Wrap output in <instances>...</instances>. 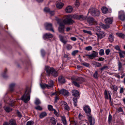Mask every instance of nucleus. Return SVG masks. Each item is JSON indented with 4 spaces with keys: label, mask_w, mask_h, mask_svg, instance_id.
Instances as JSON below:
<instances>
[{
    "label": "nucleus",
    "mask_w": 125,
    "mask_h": 125,
    "mask_svg": "<svg viewBox=\"0 0 125 125\" xmlns=\"http://www.w3.org/2000/svg\"><path fill=\"white\" fill-rule=\"evenodd\" d=\"M45 69L47 73V75L49 76H50V74H51L54 77H56L58 75L57 72L53 68H51L49 66H46Z\"/></svg>",
    "instance_id": "f257e3e1"
},
{
    "label": "nucleus",
    "mask_w": 125,
    "mask_h": 125,
    "mask_svg": "<svg viewBox=\"0 0 125 125\" xmlns=\"http://www.w3.org/2000/svg\"><path fill=\"white\" fill-rule=\"evenodd\" d=\"M27 91V90L25 91V93L21 98V99L25 103H27L30 100V94L31 91L29 90Z\"/></svg>",
    "instance_id": "f03ea898"
},
{
    "label": "nucleus",
    "mask_w": 125,
    "mask_h": 125,
    "mask_svg": "<svg viewBox=\"0 0 125 125\" xmlns=\"http://www.w3.org/2000/svg\"><path fill=\"white\" fill-rule=\"evenodd\" d=\"M84 79L82 77H78L75 78L72 82L76 86L79 87V84L81 83L83 81Z\"/></svg>",
    "instance_id": "7ed1b4c3"
},
{
    "label": "nucleus",
    "mask_w": 125,
    "mask_h": 125,
    "mask_svg": "<svg viewBox=\"0 0 125 125\" xmlns=\"http://www.w3.org/2000/svg\"><path fill=\"white\" fill-rule=\"evenodd\" d=\"M89 12L94 17H97L99 16L100 12L99 10L91 8L89 9Z\"/></svg>",
    "instance_id": "20e7f679"
},
{
    "label": "nucleus",
    "mask_w": 125,
    "mask_h": 125,
    "mask_svg": "<svg viewBox=\"0 0 125 125\" xmlns=\"http://www.w3.org/2000/svg\"><path fill=\"white\" fill-rule=\"evenodd\" d=\"M63 22L65 24L72 25L74 23L75 21L71 17H69L63 20Z\"/></svg>",
    "instance_id": "39448f33"
},
{
    "label": "nucleus",
    "mask_w": 125,
    "mask_h": 125,
    "mask_svg": "<svg viewBox=\"0 0 125 125\" xmlns=\"http://www.w3.org/2000/svg\"><path fill=\"white\" fill-rule=\"evenodd\" d=\"M65 25L62 22H60L58 28V31L61 33L65 34Z\"/></svg>",
    "instance_id": "423d86ee"
},
{
    "label": "nucleus",
    "mask_w": 125,
    "mask_h": 125,
    "mask_svg": "<svg viewBox=\"0 0 125 125\" xmlns=\"http://www.w3.org/2000/svg\"><path fill=\"white\" fill-rule=\"evenodd\" d=\"M87 21L90 25H96L97 24V22L95 21L93 18L92 17L88 18L87 19Z\"/></svg>",
    "instance_id": "0eeeda50"
},
{
    "label": "nucleus",
    "mask_w": 125,
    "mask_h": 125,
    "mask_svg": "<svg viewBox=\"0 0 125 125\" xmlns=\"http://www.w3.org/2000/svg\"><path fill=\"white\" fill-rule=\"evenodd\" d=\"M96 34L97 36L98 40L99 39H101L105 36L104 32L101 31H99L96 32Z\"/></svg>",
    "instance_id": "6e6552de"
},
{
    "label": "nucleus",
    "mask_w": 125,
    "mask_h": 125,
    "mask_svg": "<svg viewBox=\"0 0 125 125\" xmlns=\"http://www.w3.org/2000/svg\"><path fill=\"white\" fill-rule=\"evenodd\" d=\"M45 27L46 30L51 31L53 32H54L52 27V24L51 23H47L45 26Z\"/></svg>",
    "instance_id": "1a4fd4ad"
},
{
    "label": "nucleus",
    "mask_w": 125,
    "mask_h": 125,
    "mask_svg": "<svg viewBox=\"0 0 125 125\" xmlns=\"http://www.w3.org/2000/svg\"><path fill=\"white\" fill-rule=\"evenodd\" d=\"M60 94H62L64 96L68 95L69 93L67 91L63 89L59 91Z\"/></svg>",
    "instance_id": "9d476101"
},
{
    "label": "nucleus",
    "mask_w": 125,
    "mask_h": 125,
    "mask_svg": "<svg viewBox=\"0 0 125 125\" xmlns=\"http://www.w3.org/2000/svg\"><path fill=\"white\" fill-rule=\"evenodd\" d=\"M58 80L61 83H64L65 82V80L64 78L62 75L58 77Z\"/></svg>",
    "instance_id": "9b49d317"
},
{
    "label": "nucleus",
    "mask_w": 125,
    "mask_h": 125,
    "mask_svg": "<svg viewBox=\"0 0 125 125\" xmlns=\"http://www.w3.org/2000/svg\"><path fill=\"white\" fill-rule=\"evenodd\" d=\"M88 120L90 123V125H94L95 123L94 119V118H92L91 115H88Z\"/></svg>",
    "instance_id": "f8f14e48"
},
{
    "label": "nucleus",
    "mask_w": 125,
    "mask_h": 125,
    "mask_svg": "<svg viewBox=\"0 0 125 125\" xmlns=\"http://www.w3.org/2000/svg\"><path fill=\"white\" fill-rule=\"evenodd\" d=\"M84 109L85 112V113L87 114H88L89 115H91V114H90V113L91 112V110L89 107L88 106H85L84 108Z\"/></svg>",
    "instance_id": "ddd939ff"
},
{
    "label": "nucleus",
    "mask_w": 125,
    "mask_h": 125,
    "mask_svg": "<svg viewBox=\"0 0 125 125\" xmlns=\"http://www.w3.org/2000/svg\"><path fill=\"white\" fill-rule=\"evenodd\" d=\"M53 37V35L51 33H46L44 35L43 38L45 40L47 39L52 38Z\"/></svg>",
    "instance_id": "4468645a"
},
{
    "label": "nucleus",
    "mask_w": 125,
    "mask_h": 125,
    "mask_svg": "<svg viewBox=\"0 0 125 125\" xmlns=\"http://www.w3.org/2000/svg\"><path fill=\"white\" fill-rule=\"evenodd\" d=\"M72 95L75 97L79 96V93L77 90H74L72 91Z\"/></svg>",
    "instance_id": "2eb2a0df"
},
{
    "label": "nucleus",
    "mask_w": 125,
    "mask_h": 125,
    "mask_svg": "<svg viewBox=\"0 0 125 125\" xmlns=\"http://www.w3.org/2000/svg\"><path fill=\"white\" fill-rule=\"evenodd\" d=\"M105 22L108 24H111L113 21V19L110 18H107L104 20Z\"/></svg>",
    "instance_id": "dca6fc26"
},
{
    "label": "nucleus",
    "mask_w": 125,
    "mask_h": 125,
    "mask_svg": "<svg viewBox=\"0 0 125 125\" xmlns=\"http://www.w3.org/2000/svg\"><path fill=\"white\" fill-rule=\"evenodd\" d=\"M73 10V8L71 6H68L67 7L65 10L66 12L68 13L71 12Z\"/></svg>",
    "instance_id": "f3484780"
},
{
    "label": "nucleus",
    "mask_w": 125,
    "mask_h": 125,
    "mask_svg": "<svg viewBox=\"0 0 125 125\" xmlns=\"http://www.w3.org/2000/svg\"><path fill=\"white\" fill-rule=\"evenodd\" d=\"M50 122L53 125H55L56 124L57 120L53 117H51L50 119Z\"/></svg>",
    "instance_id": "a211bd4d"
},
{
    "label": "nucleus",
    "mask_w": 125,
    "mask_h": 125,
    "mask_svg": "<svg viewBox=\"0 0 125 125\" xmlns=\"http://www.w3.org/2000/svg\"><path fill=\"white\" fill-rule=\"evenodd\" d=\"M15 86L14 83H12L10 85V91L11 92H12L14 90V87Z\"/></svg>",
    "instance_id": "6ab92c4d"
},
{
    "label": "nucleus",
    "mask_w": 125,
    "mask_h": 125,
    "mask_svg": "<svg viewBox=\"0 0 125 125\" xmlns=\"http://www.w3.org/2000/svg\"><path fill=\"white\" fill-rule=\"evenodd\" d=\"M59 37L60 41L64 44H66L67 42V41L64 40L63 37L61 35H59Z\"/></svg>",
    "instance_id": "aec40b11"
},
{
    "label": "nucleus",
    "mask_w": 125,
    "mask_h": 125,
    "mask_svg": "<svg viewBox=\"0 0 125 125\" xmlns=\"http://www.w3.org/2000/svg\"><path fill=\"white\" fill-rule=\"evenodd\" d=\"M9 122L10 125H17L16 121L13 119H11Z\"/></svg>",
    "instance_id": "412c9836"
},
{
    "label": "nucleus",
    "mask_w": 125,
    "mask_h": 125,
    "mask_svg": "<svg viewBox=\"0 0 125 125\" xmlns=\"http://www.w3.org/2000/svg\"><path fill=\"white\" fill-rule=\"evenodd\" d=\"M100 26L103 29H106L109 28L110 26L109 25H105L102 23H100Z\"/></svg>",
    "instance_id": "4be33fe9"
},
{
    "label": "nucleus",
    "mask_w": 125,
    "mask_h": 125,
    "mask_svg": "<svg viewBox=\"0 0 125 125\" xmlns=\"http://www.w3.org/2000/svg\"><path fill=\"white\" fill-rule=\"evenodd\" d=\"M87 18V16H83L82 15H79L78 20L81 21L86 20Z\"/></svg>",
    "instance_id": "5701e85b"
},
{
    "label": "nucleus",
    "mask_w": 125,
    "mask_h": 125,
    "mask_svg": "<svg viewBox=\"0 0 125 125\" xmlns=\"http://www.w3.org/2000/svg\"><path fill=\"white\" fill-rule=\"evenodd\" d=\"M48 88H52L53 86V82L52 81H50L48 82Z\"/></svg>",
    "instance_id": "b1692460"
},
{
    "label": "nucleus",
    "mask_w": 125,
    "mask_h": 125,
    "mask_svg": "<svg viewBox=\"0 0 125 125\" xmlns=\"http://www.w3.org/2000/svg\"><path fill=\"white\" fill-rule=\"evenodd\" d=\"M70 16L72 18L74 19L78 20L79 15L76 14L70 15Z\"/></svg>",
    "instance_id": "393cba45"
},
{
    "label": "nucleus",
    "mask_w": 125,
    "mask_h": 125,
    "mask_svg": "<svg viewBox=\"0 0 125 125\" xmlns=\"http://www.w3.org/2000/svg\"><path fill=\"white\" fill-rule=\"evenodd\" d=\"M64 4L63 3L60 2L59 3L56 4V6L57 8L60 9L63 6Z\"/></svg>",
    "instance_id": "a878e982"
},
{
    "label": "nucleus",
    "mask_w": 125,
    "mask_h": 125,
    "mask_svg": "<svg viewBox=\"0 0 125 125\" xmlns=\"http://www.w3.org/2000/svg\"><path fill=\"white\" fill-rule=\"evenodd\" d=\"M101 10L103 13H106L108 11V9L105 7H103Z\"/></svg>",
    "instance_id": "bb28decb"
},
{
    "label": "nucleus",
    "mask_w": 125,
    "mask_h": 125,
    "mask_svg": "<svg viewBox=\"0 0 125 125\" xmlns=\"http://www.w3.org/2000/svg\"><path fill=\"white\" fill-rule=\"evenodd\" d=\"M92 63L95 67H100L102 65L101 63L95 61L93 62Z\"/></svg>",
    "instance_id": "cd10ccee"
},
{
    "label": "nucleus",
    "mask_w": 125,
    "mask_h": 125,
    "mask_svg": "<svg viewBox=\"0 0 125 125\" xmlns=\"http://www.w3.org/2000/svg\"><path fill=\"white\" fill-rule=\"evenodd\" d=\"M119 19L122 21H124L125 20V15L122 14L120 15L119 16Z\"/></svg>",
    "instance_id": "c85d7f7f"
},
{
    "label": "nucleus",
    "mask_w": 125,
    "mask_h": 125,
    "mask_svg": "<svg viewBox=\"0 0 125 125\" xmlns=\"http://www.w3.org/2000/svg\"><path fill=\"white\" fill-rule=\"evenodd\" d=\"M108 39L110 42H112L114 40V36L113 34L111 33L109 35Z\"/></svg>",
    "instance_id": "c756f323"
},
{
    "label": "nucleus",
    "mask_w": 125,
    "mask_h": 125,
    "mask_svg": "<svg viewBox=\"0 0 125 125\" xmlns=\"http://www.w3.org/2000/svg\"><path fill=\"white\" fill-rule=\"evenodd\" d=\"M47 115V114L45 112H42L41 113L39 117L41 118H42Z\"/></svg>",
    "instance_id": "7c9ffc66"
},
{
    "label": "nucleus",
    "mask_w": 125,
    "mask_h": 125,
    "mask_svg": "<svg viewBox=\"0 0 125 125\" xmlns=\"http://www.w3.org/2000/svg\"><path fill=\"white\" fill-rule=\"evenodd\" d=\"M61 117L62 120L63 124L64 125H66L67 124V122L65 117L64 116H62Z\"/></svg>",
    "instance_id": "2f4dec72"
},
{
    "label": "nucleus",
    "mask_w": 125,
    "mask_h": 125,
    "mask_svg": "<svg viewBox=\"0 0 125 125\" xmlns=\"http://www.w3.org/2000/svg\"><path fill=\"white\" fill-rule=\"evenodd\" d=\"M110 87L113 90L115 91H116L117 90V86L114 85H112Z\"/></svg>",
    "instance_id": "473e14b6"
},
{
    "label": "nucleus",
    "mask_w": 125,
    "mask_h": 125,
    "mask_svg": "<svg viewBox=\"0 0 125 125\" xmlns=\"http://www.w3.org/2000/svg\"><path fill=\"white\" fill-rule=\"evenodd\" d=\"M116 35L120 37L123 38H125V35L121 33H117Z\"/></svg>",
    "instance_id": "72a5a7b5"
},
{
    "label": "nucleus",
    "mask_w": 125,
    "mask_h": 125,
    "mask_svg": "<svg viewBox=\"0 0 125 125\" xmlns=\"http://www.w3.org/2000/svg\"><path fill=\"white\" fill-rule=\"evenodd\" d=\"M5 110L7 112H9L10 111H12V109L9 107H6L5 108Z\"/></svg>",
    "instance_id": "f704fd0d"
},
{
    "label": "nucleus",
    "mask_w": 125,
    "mask_h": 125,
    "mask_svg": "<svg viewBox=\"0 0 125 125\" xmlns=\"http://www.w3.org/2000/svg\"><path fill=\"white\" fill-rule=\"evenodd\" d=\"M74 105L76 106L77 105V98L76 97H74L73 99Z\"/></svg>",
    "instance_id": "c9c22d12"
},
{
    "label": "nucleus",
    "mask_w": 125,
    "mask_h": 125,
    "mask_svg": "<svg viewBox=\"0 0 125 125\" xmlns=\"http://www.w3.org/2000/svg\"><path fill=\"white\" fill-rule=\"evenodd\" d=\"M48 85L46 84H41V88L43 89H44L46 87H47V88H48Z\"/></svg>",
    "instance_id": "e433bc0d"
},
{
    "label": "nucleus",
    "mask_w": 125,
    "mask_h": 125,
    "mask_svg": "<svg viewBox=\"0 0 125 125\" xmlns=\"http://www.w3.org/2000/svg\"><path fill=\"white\" fill-rule=\"evenodd\" d=\"M108 69V67L107 66H104L103 67L100 68V69L102 71L105 69Z\"/></svg>",
    "instance_id": "4c0bfd02"
},
{
    "label": "nucleus",
    "mask_w": 125,
    "mask_h": 125,
    "mask_svg": "<svg viewBox=\"0 0 125 125\" xmlns=\"http://www.w3.org/2000/svg\"><path fill=\"white\" fill-rule=\"evenodd\" d=\"M98 73L97 71H95V73L93 74V77L95 79H97Z\"/></svg>",
    "instance_id": "58836bf2"
},
{
    "label": "nucleus",
    "mask_w": 125,
    "mask_h": 125,
    "mask_svg": "<svg viewBox=\"0 0 125 125\" xmlns=\"http://www.w3.org/2000/svg\"><path fill=\"white\" fill-rule=\"evenodd\" d=\"M118 70H120L121 69L122 67V65L121 63L119 61L118 62Z\"/></svg>",
    "instance_id": "ea45409f"
},
{
    "label": "nucleus",
    "mask_w": 125,
    "mask_h": 125,
    "mask_svg": "<svg viewBox=\"0 0 125 125\" xmlns=\"http://www.w3.org/2000/svg\"><path fill=\"white\" fill-rule=\"evenodd\" d=\"M83 31L84 33L89 34L90 35H92V33L90 31H87L84 30H83Z\"/></svg>",
    "instance_id": "a19ab883"
},
{
    "label": "nucleus",
    "mask_w": 125,
    "mask_h": 125,
    "mask_svg": "<svg viewBox=\"0 0 125 125\" xmlns=\"http://www.w3.org/2000/svg\"><path fill=\"white\" fill-rule=\"evenodd\" d=\"M93 52L91 54L93 57L94 58L95 57H97L98 53L97 52H95L94 51H93Z\"/></svg>",
    "instance_id": "79ce46f5"
},
{
    "label": "nucleus",
    "mask_w": 125,
    "mask_h": 125,
    "mask_svg": "<svg viewBox=\"0 0 125 125\" xmlns=\"http://www.w3.org/2000/svg\"><path fill=\"white\" fill-rule=\"evenodd\" d=\"M48 110L51 111H52L54 109H53V106L51 105H48Z\"/></svg>",
    "instance_id": "37998d69"
},
{
    "label": "nucleus",
    "mask_w": 125,
    "mask_h": 125,
    "mask_svg": "<svg viewBox=\"0 0 125 125\" xmlns=\"http://www.w3.org/2000/svg\"><path fill=\"white\" fill-rule=\"evenodd\" d=\"M44 11L45 12L48 13L50 11V9L48 7H45L44 9Z\"/></svg>",
    "instance_id": "c03bdc74"
},
{
    "label": "nucleus",
    "mask_w": 125,
    "mask_h": 125,
    "mask_svg": "<svg viewBox=\"0 0 125 125\" xmlns=\"http://www.w3.org/2000/svg\"><path fill=\"white\" fill-rule=\"evenodd\" d=\"M99 54L100 55H102L104 54V50L103 49H101L100 51Z\"/></svg>",
    "instance_id": "a18cd8bd"
},
{
    "label": "nucleus",
    "mask_w": 125,
    "mask_h": 125,
    "mask_svg": "<svg viewBox=\"0 0 125 125\" xmlns=\"http://www.w3.org/2000/svg\"><path fill=\"white\" fill-rule=\"evenodd\" d=\"M92 49V47L90 46L86 47L85 48V50L87 51L91 50Z\"/></svg>",
    "instance_id": "49530a36"
},
{
    "label": "nucleus",
    "mask_w": 125,
    "mask_h": 125,
    "mask_svg": "<svg viewBox=\"0 0 125 125\" xmlns=\"http://www.w3.org/2000/svg\"><path fill=\"white\" fill-rule=\"evenodd\" d=\"M35 108L37 110H38L40 111H41L42 109V108L40 106H38L37 107H35Z\"/></svg>",
    "instance_id": "de8ad7c7"
},
{
    "label": "nucleus",
    "mask_w": 125,
    "mask_h": 125,
    "mask_svg": "<svg viewBox=\"0 0 125 125\" xmlns=\"http://www.w3.org/2000/svg\"><path fill=\"white\" fill-rule=\"evenodd\" d=\"M75 4L76 7H78L80 4V3L79 2V0H76Z\"/></svg>",
    "instance_id": "09e8293b"
},
{
    "label": "nucleus",
    "mask_w": 125,
    "mask_h": 125,
    "mask_svg": "<svg viewBox=\"0 0 125 125\" xmlns=\"http://www.w3.org/2000/svg\"><path fill=\"white\" fill-rule=\"evenodd\" d=\"M81 64L82 65L86 67H88L89 66V64L86 62L83 63Z\"/></svg>",
    "instance_id": "8fccbe9b"
},
{
    "label": "nucleus",
    "mask_w": 125,
    "mask_h": 125,
    "mask_svg": "<svg viewBox=\"0 0 125 125\" xmlns=\"http://www.w3.org/2000/svg\"><path fill=\"white\" fill-rule=\"evenodd\" d=\"M41 103V102L40 100L38 99H37L35 102V104H36V105H38L40 104Z\"/></svg>",
    "instance_id": "3c124183"
},
{
    "label": "nucleus",
    "mask_w": 125,
    "mask_h": 125,
    "mask_svg": "<svg viewBox=\"0 0 125 125\" xmlns=\"http://www.w3.org/2000/svg\"><path fill=\"white\" fill-rule=\"evenodd\" d=\"M112 120V116L111 114H110L109 116L108 121L109 122H111Z\"/></svg>",
    "instance_id": "603ef678"
},
{
    "label": "nucleus",
    "mask_w": 125,
    "mask_h": 125,
    "mask_svg": "<svg viewBox=\"0 0 125 125\" xmlns=\"http://www.w3.org/2000/svg\"><path fill=\"white\" fill-rule=\"evenodd\" d=\"M33 122L31 121H29L27 124V125H32L33 124Z\"/></svg>",
    "instance_id": "864d4df0"
},
{
    "label": "nucleus",
    "mask_w": 125,
    "mask_h": 125,
    "mask_svg": "<svg viewBox=\"0 0 125 125\" xmlns=\"http://www.w3.org/2000/svg\"><path fill=\"white\" fill-rule=\"evenodd\" d=\"M41 53L42 56L43 57L45 56V51L43 50H41Z\"/></svg>",
    "instance_id": "5fc2aeb1"
},
{
    "label": "nucleus",
    "mask_w": 125,
    "mask_h": 125,
    "mask_svg": "<svg viewBox=\"0 0 125 125\" xmlns=\"http://www.w3.org/2000/svg\"><path fill=\"white\" fill-rule=\"evenodd\" d=\"M78 52V50H75L73 51L72 53V55L74 56L75 54L77 53Z\"/></svg>",
    "instance_id": "6e6d98bb"
},
{
    "label": "nucleus",
    "mask_w": 125,
    "mask_h": 125,
    "mask_svg": "<svg viewBox=\"0 0 125 125\" xmlns=\"http://www.w3.org/2000/svg\"><path fill=\"white\" fill-rule=\"evenodd\" d=\"M104 94L105 96V98L106 99H108L107 93L106 90L104 93Z\"/></svg>",
    "instance_id": "4d7b16f0"
},
{
    "label": "nucleus",
    "mask_w": 125,
    "mask_h": 125,
    "mask_svg": "<svg viewBox=\"0 0 125 125\" xmlns=\"http://www.w3.org/2000/svg\"><path fill=\"white\" fill-rule=\"evenodd\" d=\"M72 48V46L70 44L68 45L67 46V50H69L71 49Z\"/></svg>",
    "instance_id": "13d9d810"
},
{
    "label": "nucleus",
    "mask_w": 125,
    "mask_h": 125,
    "mask_svg": "<svg viewBox=\"0 0 125 125\" xmlns=\"http://www.w3.org/2000/svg\"><path fill=\"white\" fill-rule=\"evenodd\" d=\"M119 54L120 57L121 58H123L124 57V56L123 54V53L122 52V51L121 52H119Z\"/></svg>",
    "instance_id": "bf43d9fd"
},
{
    "label": "nucleus",
    "mask_w": 125,
    "mask_h": 125,
    "mask_svg": "<svg viewBox=\"0 0 125 125\" xmlns=\"http://www.w3.org/2000/svg\"><path fill=\"white\" fill-rule=\"evenodd\" d=\"M64 107L65 109V110H67L68 111L70 109L69 107L68 106V105H65Z\"/></svg>",
    "instance_id": "052dcab7"
},
{
    "label": "nucleus",
    "mask_w": 125,
    "mask_h": 125,
    "mask_svg": "<svg viewBox=\"0 0 125 125\" xmlns=\"http://www.w3.org/2000/svg\"><path fill=\"white\" fill-rule=\"evenodd\" d=\"M117 111H118V113L120 112H123V111L121 107H119V108L118 109H117Z\"/></svg>",
    "instance_id": "680f3d73"
},
{
    "label": "nucleus",
    "mask_w": 125,
    "mask_h": 125,
    "mask_svg": "<svg viewBox=\"0 0 125 125\" xmlns=\"http://www.w3.org/2000/svg\"><path fill=\"white\" fill-rule=\"evenodd\" d=\"M59 99V97H58L57 94H56V96L55 99V102L56 103L57 102V100Z\"/></svg>",
    "instance_id": "e2e57ef3"
},
{
    "label": "nucleus",
    "mask_w": 125,
    "mask_h": 125,
    "mask_svg": "<svg viewBox=\"0 0 125 125\" xmlns=\"http://www.w3.org/2000/svg\"><path fill=\"white\" fill-rule=\"evenodd\" d=\"M110 52V51L109 49H108L106 50L105 51L106 54L107 55H108L109 54Z\"/></svg>",
    "instance_id": "0e129e2a"
},
{
    "label": "nucleus",
    "mask_w": 125,
    "mask_h": 125,
    "mask_svg": "<svg viewBox=\"0 0 125 125\" xmlns=\"http://www.w3.org/2000/svg\"><path fill=\"white\" fill-rule=\"evenodd\" d=\"M17 114L18 115V116L20 117H22V115L21 114L20 112L19 111H17Z\"/></svg>",
    "instance_id": "69168bd1"
},
{
    "label": "nucleus",
    "mask_w": 125,
    "mask_h": 125,
    "mask_svg": "<svg viewBox=\"0 0 125 125\" xmlns=\"http://www.w3.org/2000/svg\"><path fill=\"white\" fill-rule=\"evenodd\" d=\"M53 111H54V114L57 116H58V113L56 111V110L55 109H54L53 110Z\"/></svg>",
    "instance_id": "338daca9"
},
{
    "label": "nucleus",
    "mask_w": 125,
    "mask_h": 125,
    "mask_svg": "<svg viewBox=\"0 0 125 125\" xmlns=\"http://www.w3.org/2000/svg\"><path fill=\"white\" fill-rule=\"evenodd\" d=\"M3 77L4 78H7L8 77V76L6 74V73H3L2 74Z\"/></svg>",
    "instance_id": "774afa93"
}]
</instances>
